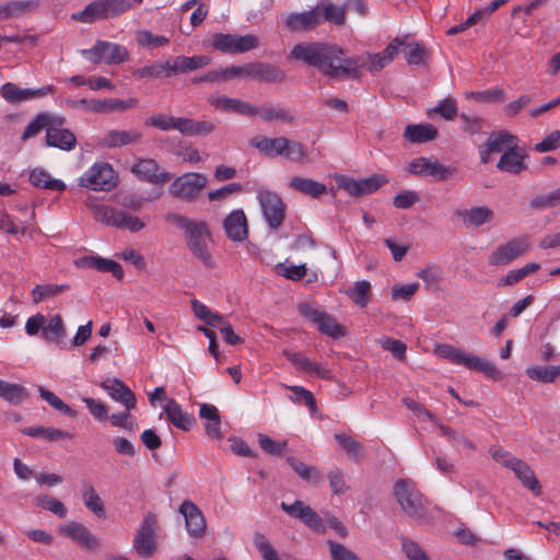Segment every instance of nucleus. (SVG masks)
I'll use <instances>...</instances> for the list:
<instances>
[{
    "label": "nucleus",
    "instance_id": "nucleus-64",
    "mask_svg": "<svg viewBox=\"0 0 560 560\" xmlns=\"http://www.w3.org/2000/svg\"><path fill=\"white\" fill-rule=\"evenodd\" d=\"M278 275L285 277L287 279L299 281L306 275V266L304 264L299 266H287L285 264H278L276 266Z\"/></svg>",
    "mask_w": 560,
    "mask_h": 560
},
{
    "label": "nucleus",
    "instance_id": "nucleus-38",
    "mask_svg": "<svg viewBox=\"0 0 560 560\" xmlns=\"http://www.w3.org/2000/svg\"><path fill=\"white\" fill-rule=\"evenodd\" d=\"M106 10L104 0H95L82 11L73 14L72 18L83 23H93L98 20L108 19Z\"/></svg>",
    "mask_w": 560,
    "mask_h": 560
},
{
    "label": "nucleus",
    "instance_id": "nucleus-24",
    "mask_svg": "<svg viewBox=\"0 0 560 560\" xmlns=\"http://www.w3.org/2000/svg\"><path fill=\"white\" fill-rule=\"evenodd\" d=\"M80 268H92L101 272H110L116 279L121 280L124 270L115 260L100 256H84L75 260Z\"/></svg>",
    "mask_w": 560,
    "mask_h": 560
},
{
    "label": "nucleus",
    "instance_id": "nucleus-32",
    "mask_svg": "<svg viewBox=\"0 0 560 560\" xmlns=\"http://www.w3.org/2000/svg\"><path fill=\"white\" fill-rule=\"evenodd\" d=\"M45 144L63 151H70L75 148L77 138L69 129H50L46 132Z\"/></svg>",
    "mask_w": 560,
    "mask_h": 560
},
{
    "label": "nucleus",
    "instance_id": "nucleus-49",
    "mask_svg": "<svg viewBox=\"0 0 560 560\" xmlns=\"http://www.w3.org/2000/svg\"><path fill=\"white\" fill-rule=\"evenodd\" d=\"M42 337L49 341L60 340L66 337V329L60 315H54L48 323L45 322Z\"/></svg>",
    "mask_w": 560,
    "mask_h": 560
},
{
    "label": "nucleus",
    "instance_id": "nucleus-17",
    "mask_svg": "<svg viewBox=\"0 0 560 560\" xmlns=\"http://www.w3.org/2000/svg\"><path fill=\"white\" fill-rule=\"evenodd\" d=\"M60 534L71 538L85 550H95L100 547L98 539L82 523L72 521L59 527Z\"/></svg>",
    "mask_w": 560,
    "mask_h": 560
},
{
    "label": "nucleus",
    "instance_id": "nucleus-19",
    "mask_svg": "<svg viewBox=\"0 0 560 560\" xmlns=\"http://www.w3.org/2000/svg\"><path fill=\"white\" fill-rule=\"evenodd\" d=\"M178 512L184 516L186 529L189 536L199 538L205 535L206 532V520L201 510L191 501L185 500Z\"/></svg>",
    "mask_w": 560,
    "mask_h": 560
},
{
    "label": "nucleus",
    "instance_id": "nucleus-60",
    "mask_svg": "<svg viewBox=\"0 0 560 560\" xmlns=\"http://www.w3.org/2000/svg\"><path fill=\"white\" fill-rule=\"evenodd\" d=\"M260 117L265 121L271 120H280L284 122L293 121L294 117L284 108L281 107H268V108H258Z\"/></svg>",
    "mask_w": 560,
    "mask_h": 560
},
{
    "label": "nucleus",
    "instance_id": "nucleus-50",
    "mask_svg": "<svg viewBox=\"0 0 560 560\" xmlns=\"http://www.w3.org/2000/svg\"><path fill=\"white\" fill-rule=\"evenodd\" d=\"M439 430L441 435L447 438L448 441L453 442L455 448H465L467 451H475L476 444L463 434H459L456 430L445 424L439 423Z\"/></svg>",
    "mask_w": 560,
    "mask_h": 560
},
{
    "label": "nucleus",
    "instance_id": "nucleus-48",
    "mask_svg": "<svg viewBox=\"0 0 560 560\" xmlns=\"http://www.w3.org/2000/svg\"><path fill=\"white\" fill-rule=\"evenodd\" d=\"M371 283L368 280H361L347 290L346 294L358 306L365 307L370 300Z\"/></svg>",
    "mask_w": 560,
    "mask_h": 560
},
{
    "label": "nucleus",
    "instance_id": "nucleus-2",
    "mask_svg": "<svg viewBox=\"0 0 560 560\" xmlns=\"http://www.w3.org/2000/svg\"><path fill=\"white\" fill-rule=\"evenodd\" d=\"M166 220L186 233V244L198 260L207 268H213L214 261L208 248L207 240L210 238V231L205 221L191 220L183 214L170 213Z\"/></svg>",
    "mask_w": 560,
    "mask_h": 560
},
{
    "label": "nucleus",
    "instance_id": "nucleus-5",
    "mask_svg": "<svg viewBox=\"0 0 560 560\" xmlns=\"http://www.w3.org/2000/svg\"><path fill=\"white\" fill-rule=\"evenodd\" d=\"M393 494L401 510L410 517L423 518L425 502L423 494L411 479H398L393 487Z\"/></svg>",
    "mask_w": 560,
    "mask_h": 560
},
{
    "label": "nucleus",
    "instance_id": "nucleus-39",
    "mask_svg": "<svg viewBox=\"0 0 560 560\" xmlns=\"http://www.w3.org/2000/svg\"><path fill=\"white\" fill-rule=\"evenodd\" d=\"M21 432L27 436L39 438L50 442L72 438V435L67 431L42 425L24 428Z\"/></svg>",
    "mask_w": 560,
    "mask_h": 560
},
{
    "label": "nucleus",
    "instance_id": "nucleus-42",
    "mask_svg": "<svg viewBox=\"0 0 560 560\" xmlns=\"http://www.w3.org/2000/svg\"><path fill=\"white\" fill-rule=\"evenodd\" d=\"M285 460L304 481L317 485L322 480V474L315 466L306 465L294 456H288Z\"/></svg>",
    "mask_w": 560,
    "mask_h": 560
},
{
    "label": "nucleus",
    "instance_id": "nucleus-3",
    "mask_svg": "<svg viewBox=\"0 0 560 560\" xmlns=\"http://www.w3.org/2000/svg\"><path fill=\"white\" fill-rule=\"evenodd\" d=\"M249 144L267 156H284L293 162H304L306 159L305 147L299 141H292L285 137L267 138L254 137Z\"/></svg>",
    "mask_w": 560,
    "mask_h": 560
},
{
    "label": "nucleus",
    "instance_id": "nucleus-18",
    "mask_svg": "<svg viewBox=\"0 0 560 560\" xmlns=\"http://www.w3.org/2000/svg\"><path fill=\"white\" fill-rule=\"evenodd\" d=\"M52 85L39 89H21L11 82H8L0 88V94L8 103L21 104L27 100L46 96L48 93L52 92Z\"/></svg>",
    "mask_w": 560,
    "mask_h": 560
},
{
    "label": "nucleus",
    "instance_id": "nucleus-47",
    "mask_svg": "<svg viewBox=\"0 0 560 560\" xmlns=\"http://www.w3.org/2000/svg\"><path fill=\"white\" fill-rule=\"evenodd\" d=\"M82 499H83L85 506L90 511H92L98 517L105 516L104 504H103L100 495L95 491L94 487L89 482H85L83 485Z\"/></svg>",
    "mask_w": 560,
    "mask_h": 560
},
{
    "label": "nucleus",
    "instance_id": "nucleus-20",
    "mask_svg": "<svg viewBox=\"0 0 560 560\" xmlns=\"http://www.w3.org/2000/svg\"><path fill=\"white\" fill-rule=\"evenodd\" d=\"M101 220L107 225L127 229L130 232H138L144 228V223L138 217L114 208H104Z\"/></svg>",
    "mask_w": 560,
    "mask_h": 560
},
{
    "label": "nucleus",
    "instance_id": "nucleus-52",
    "mask_svg": "<svg viewBox=\"0 0 560 560\" xmlns=\"http://www.w3.org/2000/svg\"><path fill=\"white\" fill-rule=\"evenodd\" d=\"M36 505L47 510L60 518L66 517L67 509L65 504L58 499L50 495H37L35 498Z\"/></svg>",
    "mask_w": 560,
    "mask_h": 560
},
{
    "label": "nucleus",
    "instance_id": "nucleus-51",
    "mask_svg": "<svg viewBox=\"0 0 560 560\" xmlns=\"http://www.w3.org/2000/svg\"><path fill=\"white\" fill-rule=\"evenodd\" d=\"M39 396L47 401L52 408L62 412L66 416L71 418L77 417V411L63 402L58 396H56L52 392L44 388L43 386H38Z\"/></svg>",
    "mask_w": 560,
    "mask_h": 560
},
{
    "label": "nucleus",
    "instance_id": "nucleus-27",
    "mask_svg": "<svg viewBox=\"0 0 560 560\" xmlns=\"http://www.w3.org/2000/svg\"><path fill=\"white\" fill-rule=\"evenodd\" d=\"M164 412L166 415V419L173 425L183 431H189L196 422L195 417L184 412L180 405L173 398L167 399V402L164 406Z\"/></svg>",
    "mask_w": 560,
    "mask_h": 560
},
{
    "label": "nucleus",
    "instance_id": "nucleus-56",
    "mask_svg": "<svg viewBox=\"0 0 560 560\" xmlns=\"http://www.w3.org/2000/svg\"><path fill=\"white\" fill-rule=\"evenodd\" d=\"M138 45L142 47H160L168 44L170 39L162 35H154L150 31L141 30L136 34Z\"/></svg>",
    "mask_w": 560,
    "mask_h": 560
},
{
    "label": "nucleus",
    "instance_id": "nucleus-43",
    "mask_svg": "<svg viewBox=\"0 0 560 560\" xmlns=\"http://www.w3.org/2000/svg\"><path fill=\"white\" fill-rule=\"evenodd\" d=\"M176 75L188 71L201 69L210 63L208 56L199 55L192 57L177 56L174 58Z\"/></svg>",
    "mask_w": 560,
    "mask_h": 560
},
{
    "label": "nucleus",
    "instance_id": "nucleus-63",
    "mask_svg": "<svg viewBox=\"0 0 560 560\" xmlns=\"http://www.w3.org/2000/svg\"><path fill=\"white\" fill-rule=\"evenodd\" d=\"M381 346L384 350L389 351L397 360L404 361L406 359L407 346L402 341L384 337L381 339Z\"/></svg>",
    "mask_w": 560,
    "mask_h": 560
},
{
    "label": "nucleus",
    "instance_id": "nucleus-53",
    "mask_svg": "<svg viewBox=\"0 0 560 560\" xmlns=\"http://www.w3.org/2000/svg\"><path fill=\"white\" fill-rule=\"evenodd\" d=\"M68 289V284H37L32 291L33 301L38 303L44 299L57 295Z\"/></svg>",
    "mask_w": 560,
    "mask_h": 560
},
{
    "label": "nucleus",
    "instance_id": "nucleus-37",
    "mask_svg": "<svg viewBox=\"0 0 560 560\" xmlns=\"http://www.w3.org/2000/svg\"><path fill=\"white\" fill-rule=\"evenodd\" d=\"M289 186L290 188L304 195H308L313 198H317L327 191V187L323 183L300 176L292 177L290 179Z\"/></svg>",
    "mask_w": 560,
    "mask_h": 560
},
{
    "label": "nucleus",
    "instance_id": "nucleus-16",
    "mask_svg": "<svg viewBox=\"0 0 560 560\" xmlns=\"http://www.w3.org/2000/svg\"><path fill=\"white\" fill-rule=\"evenodd\" d=\"M131 172L139 179L155 185L164 184L173 177L171 173L161 171L159 164L153 159H140L132 165Z\"/></svg>",
    "mask_w": 560,
    "mask_h": 560
},
{
    "label": "nucleus",
    "instance_id": "nucleus-8",
    "mask_svg": "<svg viewBox=\"0 0 560 560\" xmlns=\"http://www.w3.org/2000/svg\"><path fill=\"white\" fill-rule=\"evenodd\" d=\"M158 527V515L149 512L143 517L132 542L133 549L139 557L148 559L155 553Z\"/></svg>",
    "mask_w": 560,
    "mask_h": 560
},
{
    "label": "nucleus",
    "instance_id": "nucleus-9",
    "mask_svg": "<svg viewBox=\"0 0 560 560\" xmlns=\"http://www.w3.org/2000/svg\"><path fill=\"white\" fill-rule=\"evenodd\" d=\"M408 171L420 177L431 176L436 182L452 179L458 173V168L454 165H444L436 159L424 156L413 159L409 163Z\"/></svg>",
    "mask_w": 560,
    "mask_h": 560
},
{
    "label": "nucleus",
    "instance_id": "nucleus-1",
    "mask_svg": "<svg viewBox=\"0 0 560 560\" xmlns=\"http://www.w3.org/2000/svg\"><path fill=\"white\" fill-rule=\"evenodd\" d=\"M402 46H409L407 36L396 37L381 54L347 57L345 51L328 43H299L293 46L290 57L317 69L330 80H359L361 69L381 71L388 65Z\"/></svg>",
    "mask_w": 560,
    "mask_h": 560
},
{
    "label": "nucleus",
    "instance_id": "nucleus-57",
    "mask_svg": "<svg viewBox=\"0 0 560 560\" xmlns=\"http://www.w3.org/2000/svg\"><path fill=\"white\" fill-rule=\"evenodd\" d=\"M177 118L165 114H154L147 121V126H152L162 131L177 130Z\"/></svg>",
    "mask_w": 560,
    "mask_h": 560
},
{
    "label": "nucleus",
    "instance_id": "nucleus-34",
    "mask_svg": "<svg viewBox=\"0 0 560 560\" xmlns=\"http://www.w3.org/2000/svg\"><path fill=\"white\" fill-rule=\"evenodd\" d=\"M30 183L40 189L63 191L66 184L60 179L51 178L45 168H34L30 173Z\"/></svg>",
    "mask_w": 560,
    "mask_h": 560
},
{
    "label": "nucleus",
    "instance_id": "nucleus-15",
    "mask_svg": "<svg viewBox=\"0 0 560 560\" xmlns=\"http://www.w3.org/2000/svg\"><path fill=\"white\" fill-rule=\"evenodd\" d=\"M280 508L289 516L301 521L310 528H313L315 530H324L325 528L324 521L317 514V512L301 500H295L291 504L287 502H281Z\"/></svg>",
    "mask_w": 560,
    "mask_h": 560
},
{
    "label": "nucleus",
    "instance_id": "nucleus-62",
    "mask_svg": "<svg viewBox=\"0 0 560 560\" xmlns=\"http://www.w3.org/2000/svg\"><path fill=\"white\" fill-rule=\"evenodd\" d=\"M258 443L261 450H264L266 453L273 455V456H280L283 454L288 441L284 440L282 442L273 441L271 438L259 434L258 436Z\"/></svg>",
    "mask_w": 560,
    "mask_h": 560
},
{
    "label": "nucleus",
    "instance_id": "nucleus-21",
    "mask_svg": "<svg viewBox=\"0 0 560 560\" xmlns=\"http://www.w3.org/2000/svg\"><path fill=\"white\" fill-rule=\"evenodd\" d=\"M223 229L229 240L243 242L248 237V222L245 212L236 209L230 212L223 220Z\"/></svg>",
    "mask_w": 560,
    "mask_h": 560
},
{
    "label": "nucleus",
    "instance_id": "nucleus-23",
    "mask_svg": "<svg viewBox=\"0 0 560 560\" xmlns=\"http://www.w3.org/2000/svg\"><path fill=\"white\" fill-rule=\"evenodd\" d=\"M100 386L112 397V399L120 402L126 409L136 408V396L130 388L120 380L114 377L102 382Z\"/></svg>",
    "mask_w": 560,
    "mask_h": 560
},
{
    "label": "nucleus",
    "instance_id": "nucleus-13",
    "mask_svg": "<svg viewBox=\"0 0 560 560\" xmlns=\"http://www.w3.org/2000/svg\"><path fill=\"white\" fill-rule=\"evenodd\" d=\"M81 54L93 63L105 62L107 65L120 63L128 57V51L125 47L104 40H97L92 48L83 49Z\"/></svg>",
    "mask_w": 560,
    "mask_h": 560
},
{
    "label": "nucleus",
    "instance_id": "nucleus-22",
    "mask_svg": "<svg viewBox=\"0 0 560 560\" xmlns=\"http://www.w3.org/2000/svg\"><path fill=\"white\" fill-rule=\"evenodd\" d=\"M210 105L225 113H236L243 116H255L258 114V107L248 102L238 98H232L224 95H210L208 98Z\"/></svg>",
    "mask_w": 560,
    "mask_h": 560
},
{
    "label": "nucleus",
    "instance_id": "nucleus-58",
    "mask_svg": "<svg viewBox=\"0 0 560 560\" xmlns=\"http://www.w3.org/2000/svg\"><path fill=\"white\" fill-rule=\"evenodd\" d=\"M526 373L530 380L542 383H552L557 378L555 366H532L526 370Z\"/></svg>",
    "mask_w": 560,
    "mask_h": 560
},
{
    "label": "nucleus",
    "instance_id": "nucleus-6",
    "mask_svg": "<svg viewBox=\"0 0 560 560\" xmlns=\"http://www.w3.org/2000/svg\"><path fill=\"white\" fill-rule=\"evenodd\" d=\"M207 184V175L195 172L185 173L173 180L168 192L182 201L192 202L201 195Z\"/></svg>",
    "mask_w": 560,
    "mask_h": 560
},
{
    "label": "nucleus",
    "instance_id": "nucleus-26",
    "mask_svg": "<svg viewBox=\"0 0 560 560\" xmlns=\"http://www.w3.org/2000/svg\"><path fill=\"white\" fill-rule=\"evenodd\" d=\"M525 156V151L515 144L503 152L497 167L503 172L518 174L526 168L524 163Z\"/></svg>",
    "mask_w": 560,
    "mask_h": 560
},
{
    "label": "nucleus",
    "instance_id": "nucleus-59",
    "mask_svg": "<svg viewBox=\"0 0 560 560\" xmlns=\"http://www.w3.org/2000/svg\"><path fill=\"white\" fill-rule=\"evenodd\" d=\"M108 18L120 15L128 10L132 9L136 3H141L142 0H104Z\"/></svg>",
    "mask_w": 560,
    "mask_h": 560
},
{
    "label": "nucleus",
    "instance_id": "nucleus-4",
    "mask_svg": "<svg viewBox=\"0 0 560 560\" xmlns=\"http://www.w3.org/2000/svg\"><path fill=\"white\" fill-rule=\"evenodd\" d=\"M439 354L451 363L463 365L471 371L480 372L493 381L502 378L501 371L490 361L481 359L474 353L463 351L454 346L444 345L440 347Z\"/></svg>",
    "mask_w": 560,
    "mask_h": 560
},
{
    "label": "nucleus",
    "instance_id": "nucleus-10",
    "mask_svg": "<svg viewBox=\"0 0 560 560\" xmlns=\"http://www.w3.org/2000/svg\"><path fill=\"white\" fill-rule=\"evenodd\" d=\"M116 183L115 171L108 163H96L80 177V186L92 190L108 191Z\"/></svg>",
    "mask_w": 560,
    "mask_h": 560
},
{
    "label": "nucleus",
    "instance_id": "nucleus-45",
    "mask_svg": "<svg viewBox=\"0 0 560 560\" xmlns=\"http://www.w3.org/2000/svg\"><path fill=\"white\" fill-rule=\"evenodd\" d=\"M0 396L10 404L18 405L28 397V392L22 385L0 380Z\"/></svg>",
    "mask_w": 560,
    "mask_h": 560
},
{
    "label": "nucleus",
    "instance_id": "nucleus-7",
    "mask_svg": "<svg viewBox=\"0 0 560 560\" xmlns=\"http://www.w3.org/2000/svg\"><path fill=\"white\" fill-rule=\"evenodd\" d=\"M260 40L254 34L214 33L211 35V46L223 54H245L258 48Z\"/></svg>",
    "mask_w": 560,
    "mask_h": 560
},
{
    "label": "nucleus",
    "instance_id": "nucleus-35",
    "mask_svg": "<svg viewBox=\"0 0 560 560\" xmlns=\"http://www.w3.org/2000/svg\"><path fill=\"white\" fill-rule=\"evenodd\" d=\"M404 137L411 143H424L438 137V129L431 124L408 125Z\"/></svg>",
    "mask_w": 560,
    "mask_h": 560
},
{
    "label": "nucleus",
    "instance_id": "nucleus-46",
    "mask_svg": "<svg viewBox=\"0 0 560 560\" xmlns=\"http://www.w3.org/2000/svg\"><path fill=\"white\" fill-rule=\"evenodd\" d=\"M319 13V24L324 21H328L330 23L341 25L345 22V9L342 7H337L334 3H322L315 7Z\"/></svg>",
    "mask_w": 560,
    "mask_h": 560
},
{
    "label": "nucleus",
    "instance_id": "nucleus-55",
    "mask_svg": "<svg viewBox=\"0 0 560 560\" xmlns=\"http://www.w3.org/2000/svg\"><path fill=\"white\" fill-rule=\"evenodd\" d=\"M318 329L332 338H340L345 336V330L341 325L329 314L325 313L317 324Z\"/></svg>",
    "mask_w": 560,
    "mask_h": 560
},
{
    "label": "nucleus",
    "instance_id": "nucleus-40",
    "mask_svg": "<svg viewBox=\"0 0 560 560\" xmlns=\"http://www.w3.org/2000/svg\"><path fill=\"white\" fill-rule=\"evenodd\" d=\"M38 7L35 0L12 1L0 5V20L18 18L24 13L32 12Z\"/></svg>",
    "mask_w": 560,
    "mask_h": 560
},
{
    "label": "nucleus",
    "instance_id": "nucleus-14",
    "mask_svg": "<svg viewBox=\"0 0 560 560\" xmlns=\"http://www.w3.org/2000/svg\"><path fill=\"white\" fill-rule=\"evenodd\" d=\"M529 246L526 236L516 237L505 244L498 246L489 256V264L491 266L509 265L520 256L526 253Z\"/></svg>",
    "mask_w": 560,
    "mask_h": 560
},
{
    "label": "nucleus",
    "instance_id": "nucleus-44",
    "mask_svg": "<svg viewBox=\"0 0 560 560\" xmlns=\"http://www.w3.org/2000/svg\"><path fill=\"white\" fill-rule=\"evenodd\" d=\"M516 142L517 137L502 130L499 132H492L488 137L486 144L489 147V151H492L493 153H500L504 152L510 147L515 145Z\"/></svg>",
    "mask_w": 560,
    "mask_h": 560
},
{
    "label": "nucleus",
    "instance_id": "nucleus-61",
    "mask_svg": "<svg viewBox=\"0 0 560 560\" xmlns=\"http://www.w3.org/2000/svg\"><path fill=\"white\" fill-rule=\"evenodd\" d=\"M332 560H361L355 552L340 542L327 540Z\"/></svg>",
    "mask_w": 560,
    "mask_h": 560
},
{
    "label": "nucleus",
    "instance_id": "nucleus-30",
    "mask_svg": "<svg viewBox=\"0 0 560 560\" xmlns=\"http://www.w3.org/2000/svg\"><path fill=\"white\" fill-rule=\"evenodd\" d=\"M283 355L303 372L313 373L322 378L330 377V372L328 370L324 369L319 363L310 360L301 352L283 350Z\"/></svg>",
    "mask_w": 560,
    "mask_h": 560
},
{
    "label": "nucleus",
    "instance_id": "nucleus-29",
    "mask_svg": "<svg viewBox=\"0 0 560 560\" xmlns=\"http://www.w3.org/2000/svg\"><path fill=\"white\" fill-rule=\"evenodd\" d=\"M318 24L319 13L315 8L302 13H291L285 20L287 27L292 32L312 30Z\"/></svg>",
    "mask_w": 560,
    "mask_h": 560
},
{
    "label": "nucleus",
    "instance_id": "nucleus-36",
    "mask_svg": "<svg viewBox=\"0 0 560 560\" xmlns=\"http://www.w3.org/2000/svg\"><path fill=\"white\" fill-rule=\"evenodd\" d=\"M511 470L514 471L525 488L530 490L535 495L541 494V486L533 469L525 462L522 459L515 462L514 467Z\"/></svg>",
    "mask_w": 560,
    "mask_h": 560
},
{
    "label": "nucleus",
    "instance_id": "nucleus-31",
    "mask_svg": "<svg viewBox=\"0 0 560 560\" xmlns=\"http://www.w3.org/2000/svg\"><path fill=\"white\" fill-rule=\"evenodd\" d=\"M199 417L207 420L205 430L208 436L212 439H221V418L219 410L215 406L210 404H201L199 410Z\"/></svg>",
    "mask_w": 560,
    "mask_h": 560
},
{
    "label": "nucleus",
    "instance_id": "nucleus-12",
    "mask_svg": "<svg viewBox=\"0 0 560 560\" xmlns=\"http://www.w3.org/2000/svg\"><path fill=\"white\" fill-rule=\"evenodd\" d=\"M257 199L269 228L272 230L279 229L285 219V205L281 197L275 191L260 190Z\"/></svg>",
    "mask_w": 560,
    "mask_h": 560
},
{
    "label": "nucleus",
    "instance_id": "nucleus-11",
    "mask_svg": "<svg viewBox=\"0 0 560 560\" xmlns=\"http://www.w3.org/2000/svg\"><path fill=\"white\" fill-rule=\"evenodd\" d=\"M138 101L136 98H105V100H94V98H80V100H67V105L71 108H84L88 112L93 113H114V112H125L127 109L133 108L137 105Z\"/></svg>",
    "mask_w": 560,
    "mask_h": 560
},
{
    "label": "nucleus",
    "instance_id": "nucleus-25",
    "mask_svg": "<svg viewBox=\"0 0 560 560\" xmlns=\"http://www.w3.org/2000/svg\"><path fill=\"white\" fill-rule=\"evenodd\" d=\"M252 80L264 83H281L285 80V72L269 62H252Z\"/></svg>",
    "mask_w": 560,
    "mask_h": 560
},
{
    "label": "nucleus",
    "instance_id": "nucleus-28",
    "mask_svg": "<svg viewBox=\"0 0 560 560\" xmlns=\"http://www.w3.org/2000/svg\"><path fill=\"white\" fill-rule=\"evenodd\" d=\"M455 215L463 219V223L466 228L481 226L485 223L490 222L493 219V211L486 207H472L470 209H457Z\"/></svg>",
    "mask_w": 560,
    "mask_h": 560
},
{
    "label": "nucleus",
    "instance_id": "nucleus-33",
    "mask_svg": "<svg viewBox=\"0 0 560 560\" xmlns=\"http://www.w3.org/2000/svg\"><path fill=\"white\" fill-rule=\"evenodd\" d=\"M142 135L137 129L130 130H110L103 139V144L107 148H119L140 141Z\"/></svg>",
    "mask_w": 560,
    "mask_h": 560
},
{
    "label": "nucleus",
    "instance_id": "nucleus-54",
    "mask_svg": "<svg viewBox=\"0 0 560 560\" xmlns=\"http://www.w3.org/2000/svg\"><path fill=\"white\" fill-rule=\"evenodd\" d=\"M438 114L442 118L447 120H454L457 116V102L455 98L446 97L439 102V104L433 107L429 115Z\"/></svg>",
    "mask_w": 560,
    "mask_h": 560
},
{
    "label": "nucleus",
    "instance_id": "nucleus-41",
    "mask_svg": "<svg viewBox=\"0 0 560 560\" xmlns=\"http://www.w3.org/2000/svg\"><path fill=\"white\" fill-rule=\"evenodd\" d=\"M335 440L338 445L347 453L349 458L353 462H360L364 458V447L347 433H336Z\"/></svg>",
    "mask_w": 560,
    "mask_h": 560
}]
</instances>
